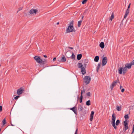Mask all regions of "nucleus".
Here are the masks:
<instances>
[{
  "mask_svg": "<svg viewBox=\"0 0 134 134\" xmlns=\"http://www.w3.org/2000/svg\"><path fill=\"white\" fill-rule=\"evenodd\" d=\"M77 130H78V129H77V128L76 130L75 134H77Z\"/></svg>",
  "mask_w": 134,
  "mask_h": 134,
  "instance_id": "obj_40",
  "label": "nucleus"
},
{
  "mask_svg": "<svg viewBox=\"0 0 134 134\" xmlns=\"http://www.w3.org/2000/svg\"><path fill=\"white\" fill-rule=\"evenodd\" d=\"M56 58H54L53 59V61H54L55 60H56Z\"/></svg>",
  "mask_w": 134,
  "mask_h": 134,
  "instance_id": "obj_44",
  "label": "nucleus"
},
{
  "mask_svg": "<svg viewBox=\"0 0 134 134\" xmlns=\"http://www.w3.org/2000/svg\"><path fill=\"white\" fill-rule=\"evenodd\" d=\"M131 65H134V60H133L131 63Z\"/></svg>",
  "mask_w": 134,
  "mask_h": 134,
  "instance_id": "obj_38",
  "label": "nucleus"
},
{
  "mask_svg": "<svg viewBox=\"0 0 134 134\" xmlns=\"http://www.w3.org/2000/svg\"><path fill=\"white\" fill-rule=\"evenodd\" d=\"M129 12L130 10L129 9H127L125 12V14L124 15V18H125L127 17V15H129Z\"/></svg>",
  "mask_w": 134,
  "mask_h": 134,
  "instance_id": "obj_9",
  "label": "nucleus"
},
{
  "mask_svg": "<svg viewBox=\"0 0 134 134\" xmlns=\"http://www.w3.org/2000/svg\"><path fill=\"white\" fill-rule=\"evenodd\" d=\"M82 20L79 21H78V27H79L81 25V23L82 22Z\"/></svg>",
  "mask_w": 134,
  "mask_h": 134,
  "instance_id": "obj_25",
  "label": "nucleus"
},
{
  "mask_svg": "<svg viewBox=\"0 0 134 134\" xmlns=\"http://www.w3.org/2000/svg\"><path fill=\"white\" fill-rule=\"evenodd\" d=\"M122 38H121L120 39V41L121 42V41H122Z\"/></svg>",
  "mask_w": 134,
  "mask_h": 134,
  "instance_id": "obj_46",
  "label": "nucleus"
},
{
  "mask_svg": "<svg viewBox=\"0 0 134 134\" xmlns=\"http://www.w3.org/2000/svg\"><path fill=\"white\" fill-rule=\"evenodd\" d=\"M121 91L122 92H123L124 91V88H122L121 89Z\"/></svg>",
  "mask_w": 134,
  "mask_h": 134,
  "instance_id": "obj_42",
  "label": "nucleus"
},
{
  "mask_svg": "<svg viewBox=\"0 0 134 134\" xmlns=\"http://www.w3.org/2000/svg\"><path fill=\"white\" fill-rule=\"evenodd\" d=\"M91 80V77L88 76H86L85 77L84 81L85 82L86 84H88L90 82Z\"/></svg>",
  "mask_w": 134,
  "mask_h": 134,
  "instance_id": "obj_5",
  "label": "nucleus"
},
{
  "mask_svg": "<svg viewBox=\"0 0 134 134\" xmlns=\"http://www.w3.org/2000/svg\"><path fill=\"white\" fill-rule=\"evenodd\" d=\"M134 132V124L133 125L132 132L131 134L133 133Z\"/></svg>",
  "mask_w": 134,
  "mask_h": 134,
  "instance_id": "obj_37",
  "label": "nucleus"
},
{
  "mask_svg": "<svg viewBox=\"0 0 134 134\" xmlns=\"http://www.w3.org/2000/svg\"><path fill=\"white\" fill-rule=\"evenodd\" d=\"M88 0H83L82 2V4H85Z\"/></svg>",
  "mask_w": 134,
  "mask_h": 134,
  "instance_id": "obj_30",
  "label": "nucleus"
},
{
  "mask_svg": "<svg viewBox=\"0 0 134 134\" xmlns=\"http://www.w3.org/2000/svg\"><path fill=\"white\" fill-rule=\"evenodd\" d=\"M34 58L38 63H44V61L41 59L40 57L36 56L34 57Z\"/></svg>",
  "mask_w": 134,
  "mask_h": 134,
  "instance_id": "obj_4",
  "label": "nucleus"
},
{
  "mask_svg": "<svg viewBox=\"0 0 134 134\" xmlns=\"http://www.w3.org/2000/svg\"><path fill=\"white\" fill-rule=\"evenodd\" d=\"M119 73L120 74H122L123 71V74H124L127 71V68L125 66L123 69L122 67H121L118 69Z\"/></svg>",
  "mask_w": 134,
  "mask_h": 134,
  "instance_id": "obj_3",
  "label": "nucleus"
},
{
  "mask_svg": "<svg viewBox=\"0 0 134 134\" xmlns=\"http://www.w3.org/2000/svg\"><path fill=\"white\" fill-rule=\"evenodd\" d=\"M116 119V116L115 114L113 113L112 116V121L111 124L112 126L114 127L115 129H116L117 128L116 126L115 125V121Z\"/></svg>",
  "mask_w": 134,
  "mask_h": 134,
  "instance_id": "obj_2",
  "label": "nucleus"
},
{
  "mask_svg": "<svg viewBox=\"0 0 134 134\" xmlns=\"http://www.w3.org/2000/svg\"><path fill=\"white\" fill-rule=\"evenodd\" d=\"M81 69V71L82 72V74L83 75H84L86 73V70L85 69V68H84V67H82Z\"/></svg>",
  "mask_w": 134,
  "mask_h": 134,
  "instance_id": "obj_12",
  "label": "nucleus"
},
{
  "mask_svg": "<svg viewBox=\"0 0 134 134\" xmlns=\"http://www.w3.org/2000/svg\"><path fill=\"white\" fill-rule=\"evenodd\" d=\"M124 125L125 126V131L128 128V123L127 120H126L124 122Z\"/></svg>",
  "mask_w": 134,
  "mask_h": 134,
  "instance_id": "obj_7",
  "label": "nucleus"
},
{
  "mask_svg": "<svg viewBox=\"0 0 134 134\" xmlns=\"http://www.w3.org/2000/svg\"><path fill=\"white\" fill-rule=\"evenodd\" d=\"M114 13L112 12L111 13V15L110 18V19L111 21L112 20V19L114 18Z\"/></svg>",
  "mask_w": 134,
  "mask_h": 134,
  "instance_id": "obj_21",
  "label": "nucleus"
},
{
  "mask_svg": "<svg viewBox=\"0 0 134 134\" xmlns=\"http://www.w3.org/2000/svg\"><path fill=\"white\" fill-rule=\"evenodd\" d=\"M99 70V69H98V68H97V69H96V70H97V72H98V70Z\"/></svg>",
  "mask_w": 134,
  "mask_h": 134,
  "instance_id": "obj_47",
  "label": "nucleus"
},
{
  "mask_svg": "<svg viewBox=\"0 0 134 134\" xmlns=\"http://www.w3.org/2000/svg\"><path fill=\"white\" fill-rule=\"evenodd\" d=\"M124 118L125 119H128L129 118L128 115V114L125 115L124 116Z\"/></svg>",
  "mask_w": 134,
  "mask_h": 134,
  "instance_id": "obj_31",
  "label": "nucleus"
},
{
  "mask_svg": "<svg viewBox=\"0 0 134 134\" xmlns=\"http://www.w3.org/2000/svg\"><path fill=\"white\" fill-rule=\"evenodd\" d=\"M122 87L121 86V85L120 86V88L121 89H122Z\"/></svg>",
  "mask_w": 134,
  "mask_h": 134,
  "instance_id": "obj_50",
  "label": "nucleus"
},
{
  "mask_svg": "<svg viewBox=\"0 0 134 134\" xmlns=\"http://www.w3.org/2000/svg\"><path fill=\"white\" fill-rule=\"evenodd\" d=\"M100 65H101V63H99L98 65V66L97 67V68L99 69V68H100Z\"/></svg>",
  "mask_w": 134,
  "mask_h": 134,
  "instance_id": "obj_33",
  "label": "nucleus"
},
{
  "mask_svg": "<svg viewBox=\"0 0 134 134\" xmlns=\"http://www.w3.org/2000/svg\"><path fill=\"white\" fill-rule=\"evenodd\" d=\"M23 89L21 88H20L19 89L17 90V93L18 95H20L23 92Z\"/></svg>",
  "mask_w": 134,
  "mask_h": 134,
  "instance_id": "obj_10",
  "label": "nucleus"
},
{
  "mask_svg": "<svg viewBox=\"0 0 134 134\" xmlns=\"http://www.w3.org/2000/svg\"><path fill=\"white\" fill-rule=\"evenodd\" d=\"M66 58L64 56H63L62 57L61 60L62 62H65L66 61Z\"/></svg>",
  "mask_w": 134,
  "mask_h": 134,
  "instance_id": "obj_22",
  "label": "nucleus"
},
{
  "mask_svg": "<svg viewBox=\"0 0 134 134\" xmlns=\"http://www.w3.org/2000/svg\"><path fill=\"white\" fill-rule=\"evenodd\" d=\"M131 5V3H130L129 5H128L127 8H130V6Z\"/></svg>",
  "mask_w": 134,
  "mask_h": 134,
  "instance_id": "obj_41",
  "label": "nucleus"
},
{
  "mask_svg": "<svg viewBox=\"0 0 134 134\" xmlns=\"http://www.w3.org/2000/svg\"><path fill=\"white\" fill-rule=\"evenodd\" d=\"M2 122L3 124V125H4L5 124H6L7 123V122L6 121L5 118L2 121Z\"/></svg>",
  "mask_w": 134,
  "mask_h": 134,
  "instance_id": "obj_26",
  "label": "nucleus"
},
{
  "mask_svg": "<svg viewBox=\"0 0 134 134\" xmlns=\"http://www.w3.org/2000/svg\"><path fill=\"white\" fill-rule=\"evenodd\" d=\"M70 109L72 110L76 115L77 114L76 112L77 109L76 107H74L72 108H70Z\"/></svg>",
  "mask_w": 134,
  "mask_h": 134,
  "instance_id": "obj_11",
  "label": "nucleus"
},
{
  "mask_svg": "<svg viewBox=\"0 0 134 134\" xmlns=\"http://www.w3.org/2000/svg\"><path fill=\"white\" fill-rule=\"evenodd\" d=\"M82 57V54H80L77 55V60H80L81 59Z\"/></svg>",
  "mask_w": 134,
  "mask_h": 134,
  "instance_id": "obj_18",
  "label": "nucleus"
},
{
  "mask_svg": "<svg viewBox=\"0 0 134 134\" xmlns=\"http://www.w3.org/2000/svg\"><path fill=\"white\" fill-rule=\"evenodd\" d=\"M91 104L90 101V100H88L86 102V105H87L89 106Z\"/></svg>",
  "mask_w": 134,
  "mask_h": 134,
  "instance_id": "obj_24",
  "label": "nucleus"
},
{
  "mask_svg": "<svg viewBox=\"0 0 134 134\" xmlns=\"http://www.w3.org/2000/svg\"><path fill=\"white\" fill-rule=\"evenodd\" d=\"M83 92H82V91H81V95H82V93H83Z\"/></svg>",
  "mask_w": 134,
  "mask_h": 134,
  "instance_id": "obj_51",
  "label": "nucleus"
},
{
  "mask_svg": "<svg viewBox=\"0 0 134 134\" xmlns=\"http://www.w3.org/2000/svg\"><path fill=\"white\" fill-rule=\"evenodd\" d=\"M131 66H132V65H131V63H130V64L127 63V64H126L125 65V66L127 68H128V69H130L131 68Z\"/></svg>",
  "mask_w": 134,
  "mask_h": 134,
  "instance_id": "obj_14",
  "label": "nucleus"
},
{
  "mask_svg": "<svg viewBox=\"0 0 134 134\" xmlns=\"http://www.w3.org/2000/svg\"><path fill=\"white\" fill-rule=\"evenodd\" d=\"M83 17H84V16H82V19H83Z\"/></svg>",
  "mask_w": 134,
  "mask_h": 134,
  "instance_id": "obj_54",
  "label": "nucleus"
},
{
  "mask_svg": "<svg viewBox=\"0 0 134 134\" xmlns=\"http://www.w3.org/2000/svg\"><path fill=\"white\" fill-rule=\"evenodd\" d=\"M19 97H20L19 96H17L16 97H14V99H17L18 98H19Z\"/></svg>",
  "mask_w": 134,
  "mask_h": 134,
  "instance_id": "obj_36",
  "label": "nucleus"
},
{
  "mask_svg": "<svg viewBox=\"0 0 134 134\" xmlns=\"http://www.w3.org/2000/svg\"><path fill=\"white\" fill-rule=\"evenodd\" d=\"M37 11L38 10L37 9H31L30 10L29 13L30 14H36Z\"/></svg>",
  "mask_w": 134,
  "mask_h": 134,
  "instance_id": "obj_8",
  "label": "nucleus"
},
{
  "mask_svg": "<svg viewBox=\"0 0 134 134\" xmlns=\"http://www.w3.org/2000/svg\"><path fill=\"white\" fill-rule=\"evenodd\" d=\"M116 109L117 110L119 111H120L121 110V106H116Z\"/></svg>",
  "mask_w": 134,
  "mask_h": 134,
  "instance_id": "obj_20",
  "label": "nucleus"
},
{
  "mask_svg": "<svg viewBox=\"0 0 134 134\" xmlns=\"http://www.w3.org/2000/svg\"><path fill=\"white\" fill-rule=\"evenodd\" d=\"M44 57H45V58H47V56L46 55H44Z\"/></svg>",
  "mask_w": 134,
  "mask_h": 134,
  "instance_id": "obj_49",
  "label": "nucleus"
},
{
  "mask_svg": "<svg viewBox=\"0 0 134 134\" xmlns=\"http://www.w3.org/2000/svg\"><path fill=\"white\" fill-rule=\"evenodd\" d=\"M107 58L106 57H104L102 59V65L103 66H104L107 64Z\"/></svg>",
  "mask_w": 134,
  "mask_h": 134,
  "instance_id": "obj_6",
  "label": "nucleus"
},
{
  "mask_svg": "<svg viewBox=\"0 0 134 134\" xmlns=\"http://www.w3.org/2000/svg\"><path fill=\"white\" fill-rule=\"evenodd\" d=\"M114 81L115 82V83L116 84H117V83H119V80L118 79H117L115 81Z\"/></svg>",
  "mask_w": 134,
  "mask_h": 134,
  "instance_id": "obj_34",
  "label": "nucleus"
},
{
  "mask_svg": "<svg viewBox=\"0 0 134 134\" xmlns=\"http://www.w3.org/2000/svg\"><path fill=\"white\" fill-rule=\"evenodd\" d=\"M88 62V60H85V63L84 64V65L85 66L86 65H87Z\"/></svg>",
  "mask_w": 134,
  "mask_h": 134,
  "instance_id": "obj_27",
  "label": "nucleus"
},
{
  "mask_svg": "<svg viewBox=\"0 0 134 134\" xmlns=\"http://www.w3.org/2000/svg\"><path fill=\"white\" fill-rule=\"evenodd\" d=\"M11 125L12 126H14V125L12 124V123L11 122Z\"/></svg>",
  "mask_w": 134,
  "mask_h": 134,
  "instance_id": "obj_48",
  "label": "nucleus"
},
{
  "mask_svg": "<svg viewBox=\"0 0 134 134\" xmlns=\"http://www.w3.org/2000/svg\"><path fill=\"white\" fill-rule=\"evenodd\" d=\"M99 59V57L98 56H96L95 58H94V61L95 62H97L98 61Z\"/></svg>",
  "mask_w": 134,
  "mask_h": 134,
  "instance_id": "obj_17",
  "label": "nucleus"
},
{
  "mask_svg": "<svg viewBox=\"0 0 134 134\" xmlns=\"http://www.w3.org/2000/svg\"><path fill=\"white\" fill-rule=\"evenodd\" d=\"M68 48L70 49H73V48L72 47H68Z\"/></svg>",
  "mask_w": 134,
  "mask_h": 134,
  "instance_id": "obj_43",
  "label": "nucleus"
},
{
  "mask_svg": "<svg viewBox=\"0 0 134 134\" xmlns=\"http://www.w3.org/2000/svg\"><path fill=\"white\" fill-rule=\"evenodd\" d=\"M2 106H0V112L2 111Z\"/></svg>",
  "mask_w": 134,
  "mask_h": 134,
  "instance_id": "obj_39",
  "label": "nucleus"
},
{
  "mask_svg": "<svg viewBox=\"0 0 134 134\" xmlns=\"http://www.w3.org/2000/svg\"><path fill=\"white\" fill-rule=\"evenodd\" d=\"M120 123V120H116L115 124L116 126H118L119 125Z\"/></svg>",
  "mask_w": 134,
  "mask_h": 134,
  "instance_id": "obj_28",
  "label": "nucleus"
},
{
  "mask_svg": "<svg viewBox=\"0 0 134 134\" xmlns=\"http://www.w3.org/2000/svg\"><path fill=\"white\" fill-rule=\"evenodd\" d=\"M78 108L80 111H82L83 109V108L81 105H79Z\"/></svg>",
  "mask_w": 134,
  "mask_h": 134,
  "instance_id": "obj_23",
  "label": "nucleus"
},
{
  "mask_svg": "<svg viewBox=\"0 0 134 134\" xmlns=\"http://www.w3.org/2000/svg\"><path fill=\"white\" fill-rule=\"evenodd\" d=\"M85 89H83V90H82L81 91H82L83 93H85Z\"/></svg>",
  "mask_w": 134,
  "mask_h": 134,
  "instance_id": "obj_45",
  "label": "nucleus"
},
{
  "mask_svg": "<svg viewBox=\"0 0 134 134\" xmlns=\"http://www.w3.org/2000/svg\"><path fill=\"white\" fill-rule=\"evenodd\" d=\"M75 56L74 53H72V55L71 56V58L72 59H74L75 58Z\"/></svg>",
  "mask_w": 134,
  "mask_h": 134,
  "instance_id": "obj_29",
  "label": "nucleus"
},
{
  "mask_svg": "<svg viewBox=\"0 0 134 134\" xmlns=\"http://www.w3.org/2000/svg\"><path fill=\"white\" fill-rule=\"evenodd\" d=\"M82 64L81 63H78V67L79 68L81 69L82 67H83Z\"/></svg>",
  "mask_w": 134,
  "mask_h": 134,
  "instance_id": "obj_19",
  "label": "nucleus"
},
{
  "mask_svg": "<svg viewBox=\"0 0 134 134\" xmlns=\"http://www.w3.org/2000/svg\"><path fill=\"white\" fill-rule=\"evenodd\" d=\"M100 47L102 48H104V44L103 42H101L99 44Z\"/></svg>",
  "mask_w": 134,
  "mask_h": 134,
  "instance_id": "obj_15",
  "label": "nucleus"
},
{
  "mask_svg": "<svg viewBox=\"0 0 134 134\" xmlns=\"http://www.w3.org/2000/svg\"><path fill=\"white\" fill-rule=\"evenodd\" d=\"M43 61H44V63L45 61V60L44 59V60H42Z\"/></svg>",
  "mask_w": 134,
  "mask_h": 134,
  "instance_id": "obj_53",
  "label": "nucleus"
},
{
  "mask_svg": "<svg viewBox=\"0 0 134 134\" xmlns=\"http://www.w3.org/2000/svg\"><path fill=\"white\" fill-rule=\"evenodd\" d=\"M94 113L93 111H91L90 115V120L91 121H92L93 119Z\"/></svg>",
  "mask_w": 134,
  "mask_h": 134,
  "instance_id": "obj_13",
  "label": "nucleus"
},
{
  "mask_svg": "<svg viewBox=\"0 0 134 134\" xmlns=\"http://www.w3.org/2000/svg\"><path fill=\"white\" fill-rule=\"evenodd\" d=\"M116 84L115 82L113 81L112 84L110 86V88L112 90L114 86Z\"/></svg>",
  "mask_w": 134,
  "mask_h": 134,
  "instance_id": "obj_16",
  "label": "nucleus"
},
{
  "mask_svg": "<svg viewBox=\"0 0 134 134\" xmlns=\"http://www.w3.org/2000/svg\"><path fill=\"white\" fill-rule=\"evenodd\" d=\"M83 98V97L82 95H81L80 96V102L81 103L82 102V99Z\"/></svg>",
  "mask_w": 134,
  "mask_h": 134,
  "instance_id": "obj_32",
  "label": "nucleus"
},
{
  "mask_svg": "<svg viewBox=\"0 0 134 134\" xmlns=\"http://www.w3.org/2000/svg\"><path fill=\"white\" fill-rule=\"evenodd\" d=\"M73 21H72L70 22L68 28L66 30L67 33H69L70 32H75V29L73 26Z\"/></svg>",
  "mask_w": 134,
  "mask_h": 134,
  "instance_id": "obj_1",
  "label": "nucleus"
},
{
  "mask_svg": "<svg viewBox=\"0 0 134 134\" xmlns=\"http://www.w3.org/2000/svg\"><path fill=\"white\" fill-rule=\"evenodd\" d=\"M88 96H90L91 95V93L90 92H88L86 94Z\"/></svg>",
  "mask_w": 134,
  "mask_h": 134,
  "instance_id": "obj_35",
  "label": "nucleus"
},
{
  "mask_svg": "<svg viewBox=\"0 0 134 134\" xmlns=\"http://www.w3.org/2000/svg\"><path fill=\"white\" fill-rule=\"evenodd\" d=\"M59 24V22H58V23H57V25H58V24Z\"/></svg>",
  "mask_w": 134,
  "mask_h": 134,
  "instance_id": "obj_52",
  "label": "nucleus"
},
{
  "mask_svg": "<svg viewBox=\"0 0 134 134\" xmlns=\"http://www.w3.org/2000/svg\"><path fill=\"white\" fill-rule=\"evenodd\" d=\"M68 6H69V5L67 6L66 7V8H67V7Z\"/></svg>",
  "mask_w": 134,
  "mask_h": 134,
  "instance_id": "obj_56",
  "label": "nucleus"
},
{
  "mask_svg": "<svg viewBox=\"0 0 134 134\" xmlns=\"http://www.w3.org/2000/svg\"><path fill=\"white\" fill-rule=\"evenodd\" d=\"M92 6H93V5H92L91 6V7H92Z\"/></svg>",
  "mask_w": 134,
  "mask_h": 134,
  "instance_id": "obj_55",
  "label": "nucleus"
}]
</instances>
